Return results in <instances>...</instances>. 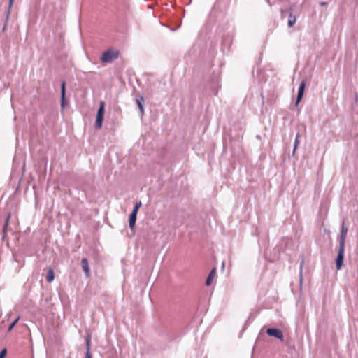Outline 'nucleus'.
<instances>
[{
    "label": "nucleus",
    "mask_w": 358,
    "mask_h": 358,
    "mask_svg": "<svg viewBox=\"0 0 358 358\" xmlns=\"http://www.w3.org/2000/svg\"><path fill=\"white\" fill-rule=\"evenodd\" d=\"M86 352H90V336H88L86 339Z\"/></svg>",
    "instance_id": "nucleus-18"
},
{
    "label": "nucleus",
    "mask_w": 358,
    "mask_h": 358,
    "mask_svg": "<svg viewBox=\"0 0 358 358\" xmlns=\"http://www.w3.org/2000/svg\"><path fill=\"white\" fill-rule=\"evenodd\" d=\"M320 4H321V6H324L326 4V3L322 2Z\"/></svg>",
    "instance_id": "nucleus-23"
},
{
    "label": "nucleus",
    "mask_w": 358,
    "mask_h": 358,
    "mask_svg": "<svg viewBox=\"0 0 358 358\" xmlns=\"http://www.w3.org/2000/svg\"><path fill=\"white\" fill-rule=\"evenodd\" d=\"M136 217H137V213H134V212H131L129 215V226L131 231H134V229L136 221Z\"/></svg>",
    "instance_id": "nucleus-7"
},
{
    "label": "nucleus",
    "mask_w": 358,
    "mask_h": 358,
    "mask_svg": "<svg viewBox=\"0 0 358 358\" xmlns=\"http://www.w3.org/2000/svg\"><path fill=\"white\" fill-rule=\"evenodd\" d=\"M54 278H55L54 271L50 268L48 270L46 280L48 282H51L52 281H53Z\"/></svg>",
    "instance_id": "nucleus-11"
},
{
    "label": "nucleus",
    "mask_w": 358,
    "mask_h": 358,
    "mask_svg": "<svg viewBox=\"0 0 358 358\" xmlns=\"http://www.w3.org/2000/svg\"><path fill=\"white\" fill-rule=\"evenodd\" d=\"M296 22V17L292 13H290L288 18V25L289 27H292Z\"/></svg>",
    "instance_id": "nucleus-10"
},
{
    "label": "nucleus",
    "mask_w": 358,
    "mask_h": 358,
    "mask_svg": "<svg viewBox=\"0 0 358 358\" xmlns=\"http://www.w3.org/2000/svg\"><path fill=\"white\" fill-rule=\"evenodd\" d=\"M344 251L345 247L339 246L338 253L336 261V266L337 270H340L341 268L344 258Z\"/></svg>",
    "instance_id": "nucleus-4"
},
{
    "label": "nucleus",
    "mask_w": 358,
    "mask_h": 358,
    "mask_svg": "<svg viewBox=\"0 0 358 358\" xmlns=\"http://www.w3.org/2000/svg\"><path fill=\"white\" fill-rule=\"evenodd\" d=\"M105 113V103L103 101H101L99 104V108L97 111L96 122H95V127L96 129H100L103 124V120Z\"/></svg>",
    "instance_id": "nucleus-1"
},
{
    "label": "nucleus",
    "mask_w": 358,
    "mask_h": 358,
    "mask_svg": "<svg viewBox=\"0 0 358 358\" xmlns=\"http://www.w3.org/2000/svg\"><path fill=\"white\" fill-rule=\"evenodd\" d=\"M306 87V80H302L300 83L299 90H298V94H297V98L295 103L296 106H298L299 102L301 101L303 96V92Z\"/></svg>",
    "instance_id": "nucleus-5"
},
{
    "label": "nucleus",
    "mask_w": 358,
    "mask_h": 358,
    "mask_svg": "<svg viewBox=\"0 0 358 358\" xmlns=\"http://www.w3.org/2000/svg\"><path fill=\"white\" fill-rule=\"evenodd\" d=\"M85 358H92L91 352H85Z\"/></svg>",
    "instance_id": "nucleus-21"
},
{
    "label": "nucleus",
    "mask_w": 358,
    "mask_h": 358,
    "mask_svg": "<svg viewBox=\"0 0 358 358\" xmlns=\"http://www.w3.org/2000/svg\"><path fill=\"white\" fill-rule=\"evenodd\" d=\"M143 101H144V100H143V97H141V99H136V103L141 112V114H143V113H144V109H143Z\"/></svg>",
    "instance_id": "nucleus-13"
},
{
    "label": "nucleus",
    "mask_w": 358,
    "mask_h": 358,
    "mask_svg": "<svg viewBox=\"0 0 358 358\" xmlns=\"http://www.w3.org/2000/svg\"><path fill=\"white\" fill-rule=\"evenodd\" d=\"M347 231H348V229L346 227H345L344 224H343L341 231L339 246L345 247V241Z\"/></svg>",
    "instance_id": "nucleus-6"
},
{
    "label": "nucleus",
    "mask_w": 358,
    "mask_h": 358,
    "mask_svg": "<svg viewBox=\"0 0 358 358\" xmlns=\"http://www.w3.org/2000/svg\"><path fill=\"white\" fill-rule=\"evenodd\" d=\"M81 265H82L83 271L85 273L86 276L87 277L90 276V266H89V264H88V261H87V259L86 258H83L82 259Z\"/></svg>",
    "instance_id": "nucleus-8"
},
{
    "label": "nucleus",
    "mask_w": 358,
    "mask_h": 358,
    "mask_svg": "<svg viewBox=\"0 0 358 358\" xmlns=\"http://www.w3.org/2000/svg\"><path fill=\"white\" fill-rule=\"evenodd\" d=\"M19 319L20 317H17L10 324V326L8 327V331H12V329H13V327L16 325V324L17 323V322L19 321Z\"/></svg>",
    "instance_id": "nucleus-15"
},
{
    "label": "nucleus",
    "mask_w": 358,
    "mask_h": 358,
    "mask_svg": "<svg viewBox=\"0 0 358 358\" xmlns=\"http://www.w3.org/2000/svg\"><path fill=\"white\" fill-rule=\"evenodd\" d=\"M10 217V215L9 214L7 216V218L6 220V222H5V224H4V226H3V237L6 236V234L7 227H8V225Z\"/></svg>",
    "instance_id": "nucleus-14"
},
{
    "label": "nucleus",
    "mask_w": 358,
    "mask_h": 358,
    "mask_svg": "<svg viewBox=\"0 0 358 358\" xmlns=\"http://www.w3.org/2000/svg\"><path fill=\"white\" fill-rule=\"evenodd\" d=\"M13 0H10V1H9V6H12V4H13Z\"/></svg>",
    "instance_id": "nucleus-22"
},
{
    "label": "nucleus",
    "mask_w": 358,
    "mask_h": 358,
    "mask_svg": "<svg viewBox=\"0 0 358 358\" xmlns=\"http://www.w3.org/2000/svg\"><path fill=\"white\" fill-rule=\"evenodd\" d=\"M299 138H300V134L298 132L297 134H296V138H295L294 146V149H293V151H292V155H294L295 151L297 149V148H298V146H299V145L300 143Z\"/></svg>",
    "instance_id": "nucleus-12"
},
{
    "label": "nucleus",
    "mask_w": 358,
    "mask_h": 358,
    "mask_svg": "<svg viewBox=\"0 0 358 358\" xmlns=\"http://www.w3.org/2000/svg\"><path fill=\"white\" fill-rule=\"evenodd\" d=\"M141 205H142V203L141 201L136 202L132 212L138 213V211L139 208H141Z\"/></svg>",
    "instance_id": "nucleus-17"
},
{
    "label": "nucleus",
    "mask_w": 358,
    "mask_h": 358,
    "mask_svg": "<svg viewBox=\"0 0 358 358\" xmlns=\"http://www.w3.org/2000/svg\"><path fill=\"white\" fill-rule=\"evenodd\" d=\"M266 334L269 336L275 337L280 341H283L284 336L282 334V331L280 329H276V328H268L266 330Z\"/></svg>",
    "instance_id": "nucleus-3"
},
{
    "label": "nucleus",
    "mask_w": 358,
    "mask_h": 358,
    "mask_svg": "<svg viewBox=\"0 0 358 358\" xmlns=\"http://www.w3.org/2000/svg\"><path fill=\"white\" fill-rule=\"evenodd\" d=\"M118 57V52H115L112 50H108L104 52L101 57V60L103 62L110 63L117 59Z\"/></svg>",
    "instance_id": "nucleus-2"
},
{
    "label": "nucleus",
    "mask_w": 358,
    "mask_h": 358,
    "mask_svg": "<svg viewBox=\"0 0 358 358\" xmlns=\"http://www.w3.org/2000/svg\"><path fill=\"white\" fill-rule=\"evenodd\" d=\"M61 107L62 108H64L65 107V98L63 99V96H62Z\"/></svg>",
    "instance_id": "nucleus-20"
},
{
    "label": "nucleus",
    "mask_w": 358,
    "mask_h": 358,
    "mask_svg": "<svg viewBox=\"0 0 358 358\" xmlns=\"http://www.w3.org/2000/svg\"><path fill=\"white\" fill-rule=\"evenodd\" d=\"M65 85H66L65 82L63 81L62 83V86H61V94H62V96H63V99H64L65 93H66Z\"/></svg>",
    "instance_id": "nucleus-16"
},
{
    "label": "nucleus",
    "mask_w": 358,
    "mask_h": 358,
    "mask_svg": "<svg viewBox=\"0 0 358 358\" xmlns=\"http://www.w3.org/2000/svg\"><path fill=\"white\" fill-rule=\"evenodd\" d=\"M6 355V349H3L0 353V358H4Z\"/></svg>",
    "instance_id": "nucleus-19"
},
{
    "label": "nucleus",
    "mask_w": 358,
    "mask_h": 358,
    "mask_svg": "<svg viewBox=\"0 0 358 358\" xmlns=\"http://www.w3.org/2000/svg\"><path fill=\"white\" fill-rule=\"evenodd\" d=\"M215 275H216V268H213L210 271V273H209V275H208V278H207V279L206 280V285H207V286L210 285L211 283H212V281L215 278Z\"/></svg>",
    "instance_id": "nucleus-9"
}]
</instances>
